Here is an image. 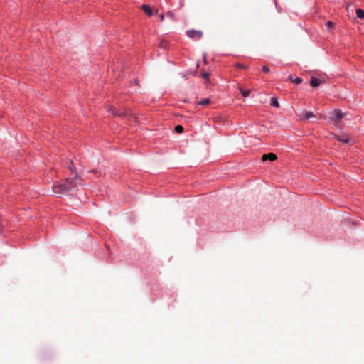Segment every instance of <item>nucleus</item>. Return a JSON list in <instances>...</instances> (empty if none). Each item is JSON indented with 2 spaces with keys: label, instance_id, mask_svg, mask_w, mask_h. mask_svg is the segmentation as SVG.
<instances>
[{
  "label": "nucleus",
  "instance_id": "obj_4",
  "mask_svg": "<svg viewBox=\"0 0 364 364\" xmlns=\"http://www.w3.org/2000/svg\"><path fill=\"white\" fill-rule=\"evenodd\" d=\"M276 159H277V156L273 153H269L267 154H264L262 157V161L270 160V161H273Z\"/></svg>",
  "mask_w": 364,
  "mask_h": 364
},
{
  "label": "nucleus",
  "instance_id": "obj_19",
  "mask_svg": "<svg viewBox=\"0 0 364 364\" xmlns=\"http://www.w3.org/2000/svg\"><path fill=\"white\" fill-rule=\"evenodd\" d=\"M159 18L161 21H163L164 19V15L163 14H161L159 15Z\"/></svg>",
  "mask_w": 364,
  "mask_h": 364
},
{
  "label": "nucleus",
  "instance_id": "obj_20",
  "mask_svg": "<svg viewBox=\"0 0 364 364\" xmlns=\"http://www.w3.org/2000/svg\"><path fill=\"white\" fill-rule=\"evenodd\" d=\"M341 117V114H340L339 112H338V113L336 114V118H337L338 119H339Z\"/></svg>",
  "mask_w": 364,
  "mask_h": 364
},
{
  "label": "nucleus",
  "instance_id": "obj_21",
  "mask_svg": "<svg viewBox=\"0 0 364 364\" xmlns=\"http://www.w3.org/2000/svg\"><path fill=\"white\" fill-rule=\"evenodd\" d=\"M215 121H219V119L215 118Z\"/></svg>",
  "mask_w": 364,
  "mask_h": 364
},
{
  "label": "nucleus",
  "instance_id": "obj_1",
  "mask_svg": "<svg viewBox=\"0 0 364 364\" xmlns=\"http://www.w3.org/2000/svg\"><path fill=\"white\" fill-rule=\"evenodd\" d=\"M80 179L75 176L73 178H67L65 181L53 185V192L54 194H63L68 191L73 190L80 183Z\"/></svg>",
  "mask_w": 364,
  "mask_h": 364
},
{
  "label": "nucleus",
  "instance_id": "obj_3",
  "mask_svg": "<svg viewBox=\"0 0 364 364\" xmlns=\"http://www.w3.org/2000/svg\"><path fill=\"white\" fill-rule=\"evenodd\" d=\"M312 118H317L316 114H315L313 112H304L302 114V119H310Z\"/></svg>",
  "mask_w": 364,
  "mask_h": 364
},
{
  "label": "nucleus",
  "instance_id": "obj_5",
  "mask_svg": "<svg viewBox=\"0 0 364 364\" xmlns=\"http://www.w3.org/2000/svg\"><path fill=\"white\" fill-rule=\"evenodd\" d=\"M141 9L148 16H151L152 15V10L149 5L144 4L142 5Z\"/></svg>",
  "mask_w": 364,
  "mask_h": 364
},
{
  "label": "nucleus",
  "instance_id": "obj_6",
  "mask_svg": "<svg viewBox=\"0 0 364 364\" xmlns=\"http://www.w3.org/2000/svg\"><path fill=\"white\" fill-rule=\"evenodd\" d=\"M321 83V81L319 79L316 77H311L310 84L312 87H318Z\"/></svg>",
  "mask_w": 364,
  "mask_h": 364
},
{
  "label": "nucleus",
  "instance_id": "obj_22",
  "mask_svg": "<svg viewBox=\"0 0 364 364\" xmlns=\"http://www.w3.org/2000/svg\"><path fill=\"white\" fill-rule=\"evenodd\" d=\"M215 121H219V119L215 118Z\"/></svg>",
  "mask_w": 364,
  "mask_h": 364
},
{
  "label": "nucleus",
  "instance_id": "obj_10",
  "mask_svg": "<svg viewBox=\"0 0 364 364\" xmlns=\"http://www.w3.org/2000/svg\"><path fill=\"white\" fill-rule=\"evenodd\" d=\"M210 102V99H208V98H205V99H203L202 100H200V101L198 102V105H208Z\"/></svg>",
  "mask_w": 364,
  "mask_h": 364
},
{
  "label": "nucleus",
  "instance_id": "obj_15",
  "mask_svg": "<svg viewBox=\"0 0 364 364\" xmlns=\"http://www.w3.org/2000/svg\"><path fill=\"white\" fill-rule=\"evenodd\" d=\"M302 80L299 77L296 78L295 80H293V82H294L296 84H300Z\"/></svg>",
  "mask_w": 364,
  "mask_h": 364
},
{
  "label": "nucleus",
  "instance_id": "obj_11",
  "mask_svg": "<svg viewBox=\"0 0 364 364\" xmlns=\"http://www.w3.org/2000/svg\"><path fill=\"white\" fill-rule=\"evenodd\" d=\"M183 130V128L181 125H177L176 127H175V131L177 133H181Z\"/></svg>",
  "mask_w": 364,
  "mask_h": 364
},
{
  "label": "nucleus",
  "instance_id": "obj_12",
  "mask_svg": "<svg viewBox=\"0 0 364 364\" xmlns=\"http://www.w3.org/2000/svg\"><path fill=\"white\" fill-rule=\"evenodd\" d=\"M166 16L172 20L175 19V15L172 11L167 12Z\"/></svg>",
  "mask_w": 364,
  "mask_h": 364
},
{
  "label": "nucleus",
  "instance_id": "obj_17",
  "mask_svg": "<svg viewBox=\"0 0 364 364\" xmlns=\"http://www.w3.org/2000/svg\"><path fill=\"white\" fill-rule=\"evenodd\" d=\"M262 70L264 72H265V73H269V68L267 66L264 65V66L262 67Z\"/></svg>",
  "mask_w": 364,
  "mask_h": 364
},
{
  "label": "nucleus",
  "instance_id": "obj_9",
  "mask_svg": "<svg viewBox=\"0 0 364 364\" xmlns=\"http://www.w3.org/2000/svg\"><path fill=\"white\" fill-rule=\"evenodd\" d=\"M240 93L245 97H248L251 92V90H243V89L240 88Z\"/></svg>",
  "mask_w": 364,
  "mask_h": 364
},
{
  "label": "nucleus",
  "instance_id": "obj_16",
  "mask_svg": "<svg viewBox=\"0 0 364 364\" xmlns=\"http://www.w3.org/2000/svg\"><path fill=\"white\" fill-rule=\"evenodd\" d=\"M342 141L343 143H348L349 141L348 137L343 136Z\"/></svg>",
  "mask_w": 364,
  "mask_h": 364
},
{
  "label": "nucleus",
  "instance_id": "obj_13",
  "mask_svg": "<svg viewBox=\"0 0 364 364\" xmlns=\"http://www.w3.org/2000/svg\"><path fill=\"white\" fill-rule=\"evenodd\" d=\"M201 76L203 78L205 79V80H209V76H210V74L207 72H203L202 74H201Z\"/></svg>",
  "mask_w": 364,
  "mask_h": 364
},
{
  "label": "nucleus",
  "instance_id": "obj_8",
  "mask_svg": "<svg viewBox=\"0 0 364 364\" xmlns=\"http://www.w3.org/2000/svg\"><path fill=\"white\" fill-rule=\"evenodd\" d=\"M356 15L358 18H364V11L361 9H358L356 10Z\"/></svg>",
  "mask_w": 364,
  "mask_h": 364
},
{
  "label": "nucleus",
  "instance_id": "obj_7",
  "mask_svg": "<svg viewBox=\"0 0 364 364\" xmlns=\"http://www.w3.org/2000/svg\"><path fill=\"white\" fill-rule=\"evenodd\" d=\"M271 105L277 108L279 107V104L277 97H274L271 99Z\"/></svg>",
  "mask_w": 364,
  "mask_h": 364
},
{
  "label": "nucleus",
  "instance_id": "obj_2",
  "mask_svg": "<svg viewBox=\"0 0 364 364\" xmlns=\"http://www.w3.org/2000/svg\"><path fill=\"white\" fill-rule=\"evenodd\" d=\"M187 36L192 39L199 40L203 37V32L197 30H188L186 32Z\"/></svg>",
  "mask_w": 364,
  "mask_h": 364
},
{
  "label": "nucleus",
  "instance_id": "obj_14",
  "mask_svg": "<svg viewBox=\"0 0 364 364\" xmlns=\"http://www.w3.org/2000/svg\"><path fill=\"white\" fill-rule=\"evenodd\" d=\"M326 26L328 28H331L334 26V23L331 21H328L326 23Z\"/></svg>",
  "mask_w": 364,
  "mask_h": 364
},
{
  "label": "nucleus",
  "instance_id": "obj_18",
  "mask_svg": "<svg viewBox=\"0 0 364 364\" xmlns=\"http://www.w3.org/2000/svg\"><path fill=\"white\" fill-rule=\"evenodd\" d=\"M236 67L238 68H247L245 65H243L240 64V63L237 64Z\"/></svg>",
  "mask_w": 364,
  "mask_h": 364
}]
</instances>
